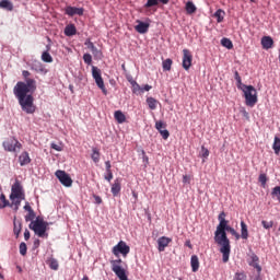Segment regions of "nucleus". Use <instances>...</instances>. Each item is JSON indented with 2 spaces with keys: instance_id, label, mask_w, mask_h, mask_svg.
I'll use <instances>...</instances> for the list:
<instances>
[{
  "instance_id": "26",
  "label": "nucleus",
  "mask_w": 280,
  "mask_h": 280,
  "mask_svg": "<svg viewBox=\"0 0 280 280\" xmlns=\"http://www.w3.org/2000/svg\"><path fill=\"white\" fill-rule=\"evenodd\" d=\"M91 159H92L93 163H100V159H101L100 149H97V148L92 149Z\"/></svg>"
},
{
  "instance_id": "23",
  "label": "nucleus",
  "mask_w": 280,
  "mask_h": 280,
  "mask_svg": "<svg viewBox=\"0 0 280 280\" xmlns=\"http://www.w3.org/2000/svg\"><path fill=\"white\" fill-rule=\"evenodd\" d=\"M114 118L118 124H126V115L121 110H116L114 113Z\"/></svg>"
},
{
  "instance_id": "5",
  "label": "nucleus",
  "mask_w": 280,
  "mask_h": 280,
  "mask_svg": "<svg viewBox=\"0 0 280 280\" xmlns=\"http://www.w3.org/2000/svg\"><path fill=\"white\" fill-rule=\"evenodd\" d=\"M2 145L7 152H21V148H23V144L15 138L7 139Z\"/></svg>"
},
{
  "instance_id": "21",
  "label": "nucleus",
  "mask_w": 280,
  "mask_h": 280,
  "mask_svg": "<svg viewBox=\"0 0 280 280\" xmlns=\"http://www.w3.org/2000/svg\"><path fill=\"white\" fill-rule=\"evenodd\" d=\"M0 8L2 10H8L9 12H12L14 10V4L10 0H2L0 1Z\"/></svg>"
},
{
  "instance_id": "35",
  "label": "nucleus",
  "mask_w": 280,
  "mask_h": 280,
  "mask_svg": "<svg viewBox=\"0 0 280 280\" xmlns=\"http://www.w3.org/2000/svg\"><path fill=\"white\" fill-rule=\"evenodd\" d=\"M36 218V212L32 210L25 215V222H34V219Z\"/></svg>"
},
{
  "instance_id": "46",
  "label": "nucleus",
  "mask_w": 280,
  "mask_h": 280,
  "mask_svg": "<svg viewBox=\"0 0 280 280\" xmlns=\"http://www.w3.org/2000/svg\"><path fill=\"white\" fill-rule=\"evenodd\" d=\"M104 178L107 180V183H110V180H113V171H107Z\"/></svg>"
},
{
  "instance_id": "3",
  "label": "nucleus",
  "mask_w": 280,
  "mask_h": 280,
  "mask_svg": "<svg viewBox=\"0 0 280 280\" xmlns=\"http://www.w3.org/2000/svg\"><path fill=\"white\" fill-rule=\"evenodd\" d=\"M241 89L244 93L246 106L253 108V106H255V104H257L258 102L257 90L255 89V86L246 84H244Z\"/></svg>"
},
{
  "instance_id": "14",
  "label": "nucleus",
  "mask_w": 280,
  "mask_h": 280,
  "mask_svg": "<svg viewBox=\"0 0 280 280\" xmlns=\"http://www.w3.org/2000/svg\"><path fill=\"white\" fill-rule=\"evenodd\" d=\"M121 192V177H117L112 184V194L114 197L119 196Z\"/></svg>"
},
{
  "instance_id": "24",
  "label": "nucleus",
  "mask_w": 280,
  "mask_h": 280,
  "mask_svg": "<svg viewBox=\"0 0 280 280\" xmlns=\"http://www.w3.org/2000/svg\"><path fill=\"white\" fill-rule=\"evenodd\" d=\"M65 34L67 36H75V34H78V30L75 28V25L74 24L67 25L65 28Z\"/></svg>"
},
{
  "instance_id": "36",
  "label": "nucleus",
  "mask_w": 280,
  "mask_h": 280,
  "mask_svg": "<svg viewBox=\"0 0 280 280\" xmlns=\"http://www.w3.org/2000/svg\"><path fill=\"white\" fill-rule=\"evenodd\" d=\"M0 200L3 203L2 206L0 205V209H4V207H10V201H8V199H5V195L1 194Z\"/></svg>"
},
{
  "instance_id": "52",
  "label": "nucleus",
  "mask_w": 280,
  "mask_h": 280,
  "mask_svg": "<svg viewBox=\"0 0 280 280\" xmlns=\"http://www.w3.org/2000/svg\"><path fill=\"white\" fill-rule=\"evenodd\" d=\"M85 45H86L88 49H91V51L95 47V44H93V42H91V40L85 42Z\"/></svg>"
},
{
  "instance_id": "11",
  "label": "nucleus",
  "mask_w": 280,
  "mask_h": 280,
  "mask_svg": "<svg viewBox=\"0 0 280 280\" xmlns=\"http://www.w3.org/2000/svg\"><path fill=\"white\" fill-rule=\"evenodd\" d=\"M65 13L68 16H75V14L78 16H82L84 14V8H77V7H67L65 9Z\"/></svg>"
},
{
  "instance_id": "7",
  "label": "nucleus",
  "mask_w": 280,
  "mask_h": 280,
  "mask_svg": "<svg viewBox=\"0 0 280 280\" xmlns=\"http://www.w3.org/2000/svg\"><path fill=\"white\" fill-rule=\"evenodd\" d=\"M92 78L96 82V86L106 95V85H104V79L102 78V70L100 68L92 66Z\"/></svg>"
},
{
  "instance_id": "59",
  "label": "nucleus",
  "mask_w": 280,
  "mask_h": 280,
  "mask_svg": "<svg viewBox=\"0 0 280 280\" xmlns=\"http://www.w3.org/2000/svg\"><path fill=\"white\" fill-rule=\"evenodd\" d=\"M142 154H144L143 155V162L144 163H150V159L148 158V155H145V151H142Z\"/></svg>"
},
{
  "instance_id": "55",
  "label": "nucleus",
  "mask_w": 280,
  "mask_h": 280,
  "mask_svg": "<svg viewBox=\"0 0 280 280\" xmlns=\"http://www.w3.org/2000/svg\"><path fill=\"white\" fill-rule=\"evenodd\" d=\"M24 210L27 211L28 213H30L31 211H34V209H32V206H30V202H26V203H25Z\"/></svg>"
},
{
  "instance_id": "28",
  "label": "nucleus",
  "mask_w": 280,
  "mask_h": 280,
  "mask_svg": "<svg viewBox=\"0 0 280 280\" xmlns=\"http://www.w3.org/2000/svg\"><path fill=\"white\" fill-rule=\"evenodd\" d=\"M131 84H132V93H135L136 95H141V93H143V88H141V85H139L137 81H133Z\"/></svg>"
},
{
  "instance_id": "50",
  "label": "nucleus",
  "mask_w": 280,
  "mask_h": 280,
  "mask_svg": "<svg viewBox=\"0 0 280 280\" xmlns=\"http://www.w3.org/2000/svg\"><path fill=\"white\" fill-rule=\"evenodd\" d=\"M231 235H233L235 237V240H240V233H237V231H235L234 228H232V230H230Z\"/></svg>"
},
{
  "instance_id": "42",
  "label": "nucleus",
  "mask_w": 280,
  "mask_h": 280,
  "mask_svg": "<svg viewBox=\"0 0 280 280\" xmlns=\"http://www.w3.org/2000/svg\"><path fill=\"white\" fill-rule=\"evenodd\" d=\"M200 156L202 159H209V149L205 148V145L201 147Z\"/></svg>"
},
{
  "instance_id": "39",
  "label": "nucleus",
  "mask_w": 280,
  "mask_h": 280,
  "mask_svg": "<svg viewBox=\"0 0 280 280\" xmlns=\"http://www.w3.org/2000/svg\"><path fill=\"white\" fill-rule=\"evenodd\" d=\"M261 225L264 226V229L268 230V229H272V226H275V222L262 220Z\"/></svg>"
},
{
  "instance_id": "32",
  "label": "nucleus",
  "mask_w": 280,
  "mask_h": 280,
  "mask_svg": "<svg viewBox=\"0 0 280 280\" xmlns=\"http://www.w3.org/2000/svg\"><path fill=\"white\" fill-rule=\"evenodd\" d=\"M214 18L217 19L218 23H222V21H224V10L218 9L214 13Z\"/></svg>"
},
{
  "instance_id": "64",
  "label": "nucleus",
  "mask_w": 280,
  "mask_h": 280,
  "mask_svg": "<svg viewBox=\"0 0 280 280\" xmlns=\"http://www.w3.org/2000/svg\"><path fill=\"white\" fill-rule=\"evenodd\" d=\"M236 280H244V279H242V275H236Z\"/></svg>"
},
{
  "instance_id": "62",
  "label": "nucleus",
  "mask_w": 280,
  "mask_h": 280,
  "mask_svg": "<svg viewBox=\"0 0 280 280\" xmlns=\"http://www.w3.org/2000/svg\"><path fill=\"white\" fill-rule=\"evenodd\" d=\"M232 229H233V228H231V225L228 224V226L224 228V233H226V231H228V233L231 232Z\"/></svg>"
},
{
  "instance_id": "33",
  "label": "nucleus",
  "mask_w": 280,
  "mask_h": 280,
  "mask_svg": "<svg viewBox=\"0 0 280 280\" xmlns=\"http://www.w3.org/2000/svg\"><path fill=\"white\" fill-rule=\"evenodd\" d=\"M42 60L43 62H54V57L46 50L42 54Z\"/></svg>"
},
{
  "instance_id": "60",
  "label": "nucleus",
  "mask_w": 280,
  "mask_h": 280,
  "mask_svg": "<svg viewBox=\"0 0 280 280\" xmlns=\"http://www.w3.org/2000/svg\"><path fill=\"white\" fill-rule=\"evenodd\" d=\"M142 89H143V92H144V91H151V90H152V86L149 85V84H145Z\"/></svg>"
},
{
  "instance_id": "20",
  "label": "nucleus",
  "mask_w": 280,
  "mask_h": 280,
  "mask_svg": "<svg viewBox=\"0 0 280 280\" xmlns=\"http://www.w3.org/2000/svg\"><path fill=\"white\" fill-rule=\"evenodd\" d=\"M242 240H248V225H246V222L241 221V235Z\"/></svg>"
},
{
  "instance_id": "40",
  "label": "nucleus",
  "mask_w": 280,
  "mask_h": 280,
  "mask_svg": "<svg viewBox=\"0 0 280 280\" xmlns=\"http://www.w3.org/2000/svg\"><path fill=\"white\" fill-rule=\"evenodd\" d=\"M258 180L262 187H266V183H268V177L266 174H260Z\"/></svg>"
},
{
  "instance_id": "58",
  "label": "nucleus",
  "mask_w": 280,
  "mask_h": 280,
  "mask_svg": "<svg viewBox=\"0 0 280 280\" xmlns=\"http://www.w3.org/2000/svg\"><path fill=\"white\" fill-rule=\"evenodd\" d=\"M30 237H31L30 230H25L24 240L27 242V240H30Z\"/></svg>"
},
{
  "instance_id": "43",
  "label": "nucleus",
  "mask_w": 280,
  "mask_h": 280,
  "mask_svg": "<svg viewBox=\"0 0 280 280\" xmlns=\"http://www.w3.org/2000/svg\"><path fill=\"white\" fill-rule=\"evenodd\" d=\"M83 60H84L85 65H91V62H93V57L91 56V54H84Z\"/></svg>"
},
{
  "instance_id": "37",
  "label": "nucleus",
  "mask_w": 280,
  "mask_h": 280,
  "mask_svg": "<svg viewBox=\"0 0 280 280\" xmlns=\"http://www.w3.org/2000/svg\"><path fill=\"white\" fill-rule=\"evenodd\" d=\"M20 255L25 257L27 255V244L21 243L20 244Z\"/></svg>"
},
{
  "instance_id": "27",
  "label": "nucleus",
  "mask_w": 280,
  "mask_h": 280,
  "mask_svg": "<svg viewBox=\"0 0 280 280\" xmlns=\"http://www.w3.org/2000/svg\"><path fill=\"white\" fill-rule=\"evenodd\" d=\"M196 10H197V8H196V4H194V2L188 1L186 3V12H187V14H196Z\"/></svg>"
},
{
  "instance_id": "25",
  "label": "nucleus",
  "mask_w": 280,
  "mask_h": 280,
  "mask_svg": "<svg viewBox=\"0 0 280 280\" xmlns=\"http://www.w3.org/2000/svg\"><path fill=\"white\" fill-rule=\"evenodd\" d=\"M147 104L150 108V110H156V106H159V102L156 101V98L150 96L147 97Z\"/></svg>"
},
{
  "instance_id": "1",
  "label": "nucleus",
  "mask_w": 280,
  "mask_h": 280,
  "mask_svg": "<svg viewBox=\"0 0 280 280\" xmlns=\"http://www.w3.org/2000/svg\"><path fill=\"white\" fill-rule=\"evenodd\" d=\"M22 75L25 78L26 82L19 81L13 89V93L22 110L26 113V115H34V113H36V105H34V96L32 93L36 91V80L28 78L32 73L27 70H23Z\"/></svg>"
},
{
  "instance_id": "53",
  "label": "nucleus",
  "mask_w": 280,
  "mask_h": 280,
  "mask_svg": "<svg viewBox=\"0 0 280 280\" xmlns=\"http://www.w3.org/2000/svg\"><path fill=\"white\" fill-rule=\"evenodd\" d=\"M110 167H113V166L110 165V161H106V162H105V170H106V172H113V170H110Z\"/></svg>"
},
{
  "instance_id": "57",
  "label": "nucleus",
  "mask_w": 280,
  "mask_h": 280,
  "mask_svg": "<svg viewBox=\"0 0 280 280\" xmlns=\"http://www.w3.org/2000/svg\"><path fill=\"white\" fill-rule=\"evenodd\" d=\"M94 200H95L96 205H102V197L94 195Z\"/></svg>"
},
{
  "instance_id": "2",
  "label": "nucleus",
  "mask_w": 280,
  "mask_h": 280,
  "mask_svg": "<svg viewBox=\"0 0 280 280\" xmlns=\"http://www.w3.org/2000/svg\"><path fill=\"white\" fill-rule=\"evenodd\" d=\"M229 225L228 220H222L219 222L217 230L214 232V242L220 246V253L222 254V261L226 264L229 261V257H231V241L224 232V229Z\"/></svg>"
},
{
  "instance_id": "17",
  "label": "nucleus",
  "mask_w": 280,
  "mask_h": 280,
  "mask_svg": "<svg viewBox=\"0 0 280 280\" xmlns=\"http://www.w3.org/2000/svg\"><path fill=\"white\" fill-rule=\"evenodd\" d=\"M190 267L192 272H198L200 270V259L197 255H192L190 258Z\"/></svg>"
},
{
  "instance_id": "13",
  "label": "nucleus",
  "mask_w": 280,
  "mask_h": 280,
  "mask_svg": "<svg viewBox=\"0 0 280 280\" xmlns=\"http://www.w3.org/2000/svg\"><path fill=\"white\" fill-rule=\"evenodd\" d=\"M137 23L138 25L135 26L136 32H138V34H148L150 23L141 22L140 20H137Z\"/></svg>"
},
{
  "instance_id": "45",
  "label": "nucleus",
  "mask_w": 280,
  "mask_h": 280,
  "mask_svg": "<svg viewBox=\"0 0 280 280\" xmlns=\"http://www.w3.org/2000/svg\"><path fill=\"white\" fill-rule=\"evenodd\" d=\"M160 135L164 140L170 139V131L167 129L160 131Z\"/></svg>"
},
{
  "instance_id": "34",
  "label": "nucleus",
  "mask_w": 280,
  "mask_h": 280,
  "mask_svg": "<svg viewBox=\"0 0 280 280\" xmlns=\"http://www.w3.org/2000/svg\"><path fill=\"white\" fill-rule=\"evenodd\" d=\"M155 128L159 132H162V130H165V128H167V125H165V122H163L162 120H159L155 122Z\"/></svg>"
},
{
  "instance_id": "44",
  "label": "nucleus",
  "mask_w": 280,
  "mask_h": 280,
  "mask_svg": "<svg viewBox=\"0 0 280 280\" xmlns=\"http://www.w3.org/2000/svg\"><path fill=\"white\" fill-rule=\"evenodd\" d=\"M21 200H24L23 198H15L14 201H12V205L15 207V211H19V207H21Z\"/></svg>"
},
{
  "instance_id": "8",
  "label": "nucleus",
  "mask_w": 280,
  "mask_h": 280,
  "mask_svg": "<svg viewBox=\"0 0 280 280\" xmlns=\"http://www.w3.org/2000/svg\"><path fill=\"white\" fill-rule=\"evenodd\" d=\"M16 198L25 199V192H23V186H21V182L15 180V183L11 187L10 200L14 202Z\"/></svg>"
},
{
  "instance_id": "31",
  "label": "nucleus",
  "mask_w": 280,
  "mask_h": 280,
  "mask_svg": "<svg viewBox=\"0 0 280 280\" xmlns=\"http://www.w3.org/2000/svg\"><path fill=\"white\" fill-rule=\"evenodd\" d=\"M221 45L222 47H225L226 49H233V42H231V39L223 37L221 39Z\"/></svg>"
},
{
  "instance_id": "48",
  "label": "nucleus",
  "mask_w": 280,
  "mask_h": 280,
  "mask_svg": "<svg viewBox=\"0 0 280 280\" xmlns=\"http://www.w3.org/2000/svg\"><path fill=\"white\" fill-rule=\"evenodd\" d=\"M183 183H184V185H189L191 183V176L184 175L183 176Z\"/></svg>"
},
{
  "instance_id": "18",
  "label": "nucleus",
  "mask_w": 280,
  "mask_h": 280,
  "mask_svg": "<svg viewBox=\"0 0 280 280\" xmlns=\"http://www.w3.org/2000/svg\"><path fill=\"white\" fill-rule=\"evenodd\" d=\"M261 45H262V49H272V46L275 45V40L270 36H264L261 38Z\"/></svg>"
},
{
  "instance_id": "10",
  "label": "nucleus",
  "mask_w": 280,
  "mask_h": 280,
  "mask_svg": "<svg viewBox=\"0 0 280 280\" xmlns=\"http://www.w3.org/2000/svg\"><path fill=\"white\" fill-rule=\"evenodd\" d=\"M191 62H194V55H191V51L189 49L185 48L183 50V69H185V71H189V69H191Z\"/></svg>"
},
{
  "instance_id": "41",
  "label": "nucleus",
  "mask_w": 280,
  "mask_h": 280,
  "mask_svg": "<svg viewBox=\"0 0 280 280\" xmlns=\"http://www.w3.org/2000/svg\"><path fill=\"white\" fill-rule=\"evenodd\" d=\"M159 1L161 0H148L144 8H154V5H159Z\"/></svg>"
},
{
  "instance_id": "47",
  "label": "nucleus",
  "mask_w": 280,
  "mask_h": 280,
  "mask_svg": "<svg viewBox=\"0 0 280 280\" xmlns=\"http://www.w3.org/2000/svg\"><path fill=\"white\" fill-rule=\"evenodd\" d=\"M50 148L52 150H56V152H62V145H60V144L51 143Z\"/></svg>"
},
{
  "instance_id": "51",
  "label": "nucleus",
  "mask_w": 280,
  "mask_h": 280,
  "mask_svg": "<svg viewBox=\"0 0 280 280\" xmlns=\"http://www.w3.org/2000/svg\"><path fill=\"white\" fill-rule=\"evenodd\" d=\"M234 78H235L237 84L241 85L242 84V77H240V72L235 71Z\"/></svg>"
},
{
  "instance_id": "16",
  "label": "nucleus",
  "mask_w": 280,
  "mask_h": 280,
  "mask_svg": "<svg viewBox=\"0 0 280 280\" xmlns=\"http://www.w3.org/2000/svg\"><path fill=\"white\" fill-rule=\"evenodd\" d=\"M19 162L21 167H23L24 165H30V163H32L30 153H27V151L22 152L21 155L19 156Z\"/></svg>"
},
{
  "instance_id": "4",
  "label": "nucleus",
  "mask_w": 280,
  "mask_h": 280,
  "mask_svg": "<svg viewBox=\"0 0 280 280\" xmlns=\"http://www.w3.org/2000/svg\"><path fill=\"white\" fill-rule=\"evenodd\" d=\"M47 226H49V223L40 218H37L35 221H32L28 225V229L31 231H34L35 235H38V237H43L45 233H47Z\"/></svg>"
},
{
  "instance_id": "56",
  "label": "nucleus",
  "mask_w": 280,
  "mask_h": 280,
  "mask_svg": "<svg viewBox=\"0 0 280 280\" xmlns=\"http://www.w3.org/2000/svg\"><path fill=\"white\" fill-rule=\"evenodd\" d=\"M241 113H242L243 117H245V119H249L250 116L248 115V112H246L245 108L241 109Z\"/></svg>"
},
{
  "instance_id": "49",
  "label": "nucleus",
  "mask_w": 280,
  "mask_h": 280,
  "mask_svg": "<svg viewBox=\"0 0 280 280\" xmlns=\"http://www.w3.org/2000/svg\"><path fill=\"white\" fill-rule=\"evenodd\" d=\"M272 196H278V198H280V186H276L273 189H272Z\"/></svg>"
},
{
  "instance_id": "19",
  "label": "nucleus",
  "mask_w": 280,
  "mask_h": 280,
  "mask_svg": "<svg viewBox=\"0 0 280 280\" xmlns=\"http://www.w3.org/2000/svg\"><path fill=\"white\" fill-rule=\"evenodd\" d=\"M46 264L50 268V270H58L60 268V264L58 262V259L54 257L47 258Z\"/></svg>"
},
{
  "instance_id": "22",
  "label": "nucleus",
  "mask_w": 280,
  "mask_h": 280,
  "mask_svg": "<svg viewBox=\"0 0 280 280\" xmlns=\"http://www.w3.org/2000/svg\"><path fill=\"white\" fill-rule=\"evenodd\" d=\"M13 226H14L13 228V233H14L16 240H18L19 235H21V231L23 229V224L21 223V221L14 220L13 221Z\"/></svg>"
},
{
  "instance_id": "6",
  "label": "nucleus",
  "mask_w": 280,
  "mask_h": 280,
  "mask_svg": "<svg viewBox=\"0 0 280 280\" xmlns=\"http://www.w3.org/2000/svg\"><path fill=\"white\" fill-rule=\"evenodd\" d=\"M112 253L115 255V257H119V255H122V257H128V254L130 253V246H128L126 242L120 241L113 247Z\"/></svg>"
},
{
  "instance_id": "29",
  "label": "nucleus",
  "mask_w": 280,
  "mask_h": 280,
  "mask_svg": "<svg viewBox=\"0 0 280 280\" xmlns=\"http://www.w3.org/2000/svg\"><path fill=\"white\" fill-rule=\"evenodd\" d=\"M172 65H174V61L172 59H165L162 62V67L164 71H172Z\"/></svg>"
},
{
  "instance_id": "38",
  "label": "nucleus",
  "mask_w": 280,
  "mask_h": 280,
  "mask_svg": "<svg viewBox=\"0 0 280 280\" xmlns=\"http://www.w3.org/2000/svg\"><path fill=\"white\" fill-rule=\"evenodd\" d=\"M91 51H92L94 58H98L101 60V58L103 56L102 50L97 49V47L94 46Z\"/></svg>"
},
{
  "instance_id": "9",
  "label": "nucleus",
  "mask_w": 280,
  "mask_h": 280,
  "mask_svg": "<svg viewBox=\"0 0 280 280\" xmlns=\"http://www.w3.org/2000/svg\"><path fill=\"white\" fill-rule=\"evenodd\" d=\"M55 176L58 178L61 185H63V187H71V185H73V179H71V176H69V174H67L65 171L58 170L55 173Z\"/></svg>"
},
{
  "instance_id": "63",
  "label": "nucleus",
  "mask_w": 280,
  "mask_h": 280,
  "mask_svg": "<svg viewBox=\"0 0 280 280\" xmlns=\"http://www.w3.org/2000/svg\"><path fill=\"white\" fill-rule=\"evenodd\" d=\"M160 3H163V5H167V3H170V0H160Z\"/></svg>"
},
{
  "instance_id": "61",
  "label": "nucleus",
  "mask_w": 280,
  "mask_h": 280,
  "mask_svg": "<svg viewBox=\"0 0 280 280\" xmlns=\"http://www.w3.org/2000/svg\"><path fill=\"white\" fill-rule=\"evenodd\" d=\"M185 246H187L188 248H194V246L191 245V241H186Z\"/></svg>"
},
{
  "instance_id": "12",
  "label": "nucleus",
  "mask_w": 280,
  "mask_h": 280,
  "mask_svg": "<svg viewBox=\"0 0 280 280\" xmlns=\"http://www.w3.org/2000/svg\"><path fill=\"white\" fill-rule=\"evenodd\" d=\"M172 244V238L166 237V236H161L158 240V249L160 253H163L165 248H167Z\"/></svg>"
},
{
  "instance_id": "15",
  "label": "nucleus",
  "mask_w": 280,
  "mask_h": 280,
  "mask_svg": "<svg viewBox=\"0 0 280 280\" xmlns=\"http://www.w3.org/2000/svg\"><path fill=\"white\" fill-rule=\"evenodd\" d=\"M249 266H252V268H256L257 272L261 271V266H259V256L256 254H252L249 256V260H248Z\"/></svg>"
},
{
  "instance_id": "54",
  "label": "nucleus",
  "mask_w": 280,
  "mask_h": 280,
  "mask_svg": "<svg viewBox=\"0 0 280 280\" xmlns=\"http://www.w3.org/2000/svg\"><path fill=\"white\" fill-rule=\"evenodd\" d=\"M219 222H221L222 220H226V213L225 212H221L218 217Z\"/></svg>"
},
{
  "instance_id": "30",
  "label": "nucleus",
  "mask_w": 280,
  "mask_h": 280,
  "mask_svg": "<svg viewBox=\"0 0 280 280\" xmlns=\"http://www.w3.org/2000/svg\"><path fill=\"white\" fill-rule=\"evenodd\" d=\"M272 150L275 151V154L280 153V138L277 136L273 139Z\"/></svg>"
}]
</instances>
